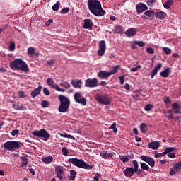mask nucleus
Returning a JSON list of instances; mask_svg holds the SVG:
<instances>
[{
  "label": "nucleus",
  "mask_w": 181,
  "mask_h": 181,
  "mask_svg": "<svg viewBox=\"0 0 181 181\" xmlns=\"http://www.w3.org/2000/svg\"><path fill=\"white\" fill-rule=\"evenodd\" d=\"M68 162L74 165V166H77V168H82V169H93V166L90 165L84 160L83 159H77V158H69Z\"/></svg>",
  "instance_id": "20e7f679"
},
{
  "label": "nucleus",
  "mask_w": 181,
  "mask_h": 181,
  "mask_svg": "<svg viewBox=\"0 0 181 181\" xmlns=\"http://www.w3.org/2000/svg\"><path fill=\"white\" fill-rule=\"evenodd\" d=\"M43 93L45 95H50V91L47 88H43Z\"/></svg>",
  "instance_id": "bf43d9fd"
},
{
  "label": "nucleus",
  "mask_w": 181,
  "mask_h": 181,
  "mask_svg": "<svg viewBox=\"0 0 181 181\" xmlns=\"http://www.w3.org/2000/svg\"><path fill=\"white\" fill-rule=\"evenodd\" d=\"M125 35L127 37H132L135 36V35H136V28H132L128 29L125 32Z\"/></svg>",
  "instance_id": "6ab92c4d"
},
{
  "label": "nucleus",
  "mask_w": 181,
  "mask_h": 181,
  "mask_svg": "<svg viewBox=\"0 0 181 181\" xmlns=\"http://www.w3.org/2000/svg\"><path fill=\"white\" fill-rule=\"evenodd\" d=\"M140 159L148 163L151 168H155V160L152 157L143 155L140 157Z\"/></svg>",
  "instance_id": "9b49d317"
},
{
  "label": "nucleus",
  "mask_w": 181,
  "mask_h": 181,
  "mask_svg": "<svg viewBox=\"0 0 181 181\" xmlns=\"http://www.w3.org/2000/svg\"><path fill=\"white\" fill-rule=\"evenodd\" d=\"M174 169H175L177 172H181V166L179 165L178 163H177L174 165Z\"/></svg>",
  "instance_id": "3c124183"
},
{
  "label": "nucleus",
  "mask_w": 181,
  "mask_h": 181,
  "mask_svg": "<svg viewBox=\"0 0 181 181\" xmlns=\"http://www.w3.org/2000/svg\"><path fill=\"white\" fill-rule=\"evenodd\" d=\"M160 69H162V64H157L151 71V78H153V77L158 74V71H159Z\"/></svg>",
  "instance_id": "aec40b11"
},
{
  "label": "nucleus",
  "mask_w": 181,
  "mask_h": 181,
  "mask_svg": "<svg viewBox=\"0 0 181 181\" xmlns=\"http://www.w3.org/2000/svg\"><path fill=\"white\" fill-rule=\"evenodd\" d=\"M133 98H134V100H139V95L138 94L133 95Z\"/></svg>",
  "instance_id": "774afa93"
},
{
  "label": "nucleus",
  "mask_w": 181,
  "mask_h": 181,
  "mask_svg": "<svg viewBox=\"0 0 181 181\" xmlns=\"http://www.w3.org/2000/svg\"><path fill=\"white\" fill-rule=\"evenodd\" d=\"M47 86H49V87H51L52 88H54V90H57V91H60V93H64L66 91V90L59 87V85L56 84V83H54V81H53V79H52L51 78H48L47 79Z\"/></svg>",
  "instance_id": "9d476101"
},
{
  "label": "nucleus",
  "mask_w": 181,
  "mask_h": 181,
  "mask_svg": "<svg viewBox=\"0 0 181 181\" xmlns=\"http://www.w3.org/2000/svg\"><path fill=\"white\" fill-rule=\"evenodd\" d=\"M32 135L37 136V138H43L44 141H47L50 138V134L45 129L35 130L33 132Z\"/></svg>",
  "instance_id": "39448f33"
},
{
  "label": "nucleus",
  "mask_w": 181,
  "mask_h": 181,
  "mask_svg": "<svg viewBox=\"0 0 181 181\" xmlns=\"http://www.w3.org/2000/svg\"><path fill=\"white\" fill-rule=\"evenodd\" d=\"M18 134H19V130H13L11 132V135L12 136H15V135H18Z\"/></svg>",
  "instance_id": "338daca9"
},
{
  "label": "nucleus",
  "mask_w": 181,
  "mask_h": 181,
  "mask_svg": "<svg viewBox=\"0 0 181 181\" xmlns=\"http://www.w3.org/2000/svg\"><path fill=\"white\" fill-rule=\"evenodd\" d=\"M27 52H28V56H33V54H35V52H36V48L33 47H30L28 48Z\"/></svg>",
  "instance_id": "f704fd0d"
},
{
  "label": "nucleus",
  "mask_w": 181,
  "mask_h": 181,
  "mask_svg": "<svg viewBox=\"0 0 181 181\" xmlns=\"http://www.w3.org/2000/svg\"><path fill=\"white\" fill-rule=\"evenodd\" d=\"M141 65H137L136 67H133L130 69V71H132V73H135V71H138V70H139V69H141Z\"/></svg>",
  "instance_id": "de8ad7c7"
},
{
  "label": "nucleus",
  "mask_w": 181,
  "mask_h": 181,
  "mask_svg": "<svg viewBox=\"0 0 181 181\" xmlns=\"http://www.w3.org/2000/svg\"><path fill=\"white\" fill-rule=\"evenodd\" d=\"M88 8L95 16H104L105 15V11L103 9L101 3L98 0H88Z\"/></svg>",
  "instance_id": "f257e3e1"
},
{
  "label": "nucleus",
  "mask_w": 181,
  "mask_h": 181,
  "mask_svg": "<svg viewBox=\"0 0 181 181\" xmlns=\"http://www.w3.org/2000/svg\"><path fill=\"white\" fill-rule=\"evenodd\" d=\"M74 98L76 103H78V104H81V105H87V99L81 95V93H75L74 95Z\"/></svg>",
  "instance_id": "6e6552de"
},
{
  "label": "nucleus",
  "mask_w": 181,
  "mask_h": 181,
  "mask_svg": "<svg viewBox=\"0 0 181 181\" xmlns=\"http://www.w3.org/2000/svg\"><path fill=\"white\" fill-rule=\"evenodd\" d=\"M153 108V106L151 104H147L145 107V111H151Z\"/></svg>",
  "instance_id": "6e6d98bb"
},
{
  "label": "nucleus",
  "mask_w": 181,
  "mask_h": 181,
  "mask_svg": "<svg viewBox=\"0 0 181 181\" xmlns=\"http://www.w3.org/2000/svg\"><path fill=\"white\" fill-rule=\"evenodd\" d=\"M85 86L89 87L90 88L98 87V79H97V78H93L85 80Z\"/></svg>",
  "instance_id": "1a4fd4ad"
},
{
  "label": "nucleus",
  "mask_w": 181,
  "mask_h": 181,
  "mask_svg": "<svg viewBox=\"0 0 181 181\" xmlns=\"http://www.w3.org/2000/svg\"><path fill=\"white\" fill-rule=\"evenodd\" d=\"M167 114L169 115L168 116V119H169V120L173 119V112H172V110H168Z\"/></svg>",
  "instance_id": "37998d69"
},
{
  "label": "nucleus",
  "mask_w": 181,
  "mask_h": 181,
  "mask_svg": "<svg viewBox=\"0 0 181 181\" xmlns=\"http://www.w3.org/2000/svg\"><path fill=\"white\" fill-rule=\"evenodd\" d=\"M145 16L147 18H153L155 16V11L152 10H148L147 11L144 12Z\"/></svg>",
  "instance_id": "2f4dec72"
},
{
  "label": "nucleus",
  "mask_w": 181,
  "mask_h": 181,
  "mask_svg": "<svg viewBox=\"0 0 181 181\" xmlns=\"http://www.w3.org/2000/svg\"><path fill=\"white\" fill-rule=\"evenodd\" d=\"M62 152L64 156H67V155H69V151L66 150V148H63Z\"/></svg>",
  "instance_id": "e2e57ef3"
},
{
  "label": "nucleus",
  "mask_w": 181,
  "mask_h": 181,
  "mask_svg": "<svg viewBox=\"0 0 181 181\" xmlns=\"http://www.w3.org/2000/svg\"><path fill=\"white\" fill-rule=\"evenodd\" d=\"M155 2H156V0H148L147 2V5L148 6H152L153 4H155Z\"/></svg>",
  "instance_id": "680f3d73"
},
{
  "label": "nucleus",
  "mask_w": 181,
  "mask_h": 181,
  "mask_svg": "<svg viewBox=\"0 0 181 181\" xmlns=\"http://www.w3.org/2000/svg\"><path fill=\"white\" fill-rule=\"evenodd\" d=\"M120 160H122V162H123L124 163H125V162H128V160H129V159L128 158V156H119Z\"/></svg>",
  "instance_id": "79ce46f5"
},
{
  "label": "nucleus",
  "mask_w": 181,
  "mask_h": 181,
  "mask_svg": "<svg viewBox=\"0 0 181 181\" xmlns=\"http://www.w3.org/2000/svg\"><path fill=\"white\" fill-rule=\"evenodd\" d=\"M172 107H173V110L175 114H179L180 112L181 107L179 104L173 103L172 104Z\"/></svg>",
  "instance_id": "a878e982"
},
{
  "label": "nucleus",
  "mask_w": 181,
  "mask_h": 181,
  "mask_svg": "<svg viewBox=\"0 0 181 181\" xmlns=\"http://www.w3.org/2000/svg\"><path fill=\"white\" fill-rule=\"evenodd\" d=\"M21 168H23V166H27L28 165V158L26 156H23L21 157Z\"/></svg>",
  "instance_id": "c9c22d12"
},
{
  "label": "nucleus",
  "mask_w": 181,
  "mask_h": 181,
  "mask_svg": "<svg viewBox=\"0 0 181 181\" xmlns=\"http://www.w3.org/2000/svg\"><path fill=\"white\" fill-rule=\"evenodd\" d=\"M107 46L105 45V41L101 40L99 42V49L98 50V56H104Z\"/></svg>",
  "instance_id": "f8f14e48"
},
{
  "label": "nucleus",
  "mask_w": 181,
  "mask_h": 181,
  "mask_svg": "<svg viewBox=\"0 0 181 181\" xmlns=\"http://www.w3.org/2000/svg\"><path fill=\"white\" fill-rule=\"evenodd\" d=\"M13 107L14 110H19L20 111H22L23 110V107H20L18 105L13 104Z\"/></svg>",
  "instance_id": "4d7b16f0"
},
{
  "label": "nucleus",
  "mask_w": 181,
  "mask_h": 181,
  "mask_svg": "<svg viewBox=\"0 0 181 181\" xmlns=\"http://www.w3.org/2000/svg\"><path fill=\"white\" fill-rule=\"evenodd\" d=\"M55 172L57 177L60 179V180H63V175H64V170H63V167L57 166L55 168Z\"/></svg>",
  "instance_id": "4468645a"
},
{
  "label": "nucleus",
  "mask_w": 181,
  "mask_h": 181,
  "mask_svg": "<svg viewBox=\"0 0 181 181\" xmlns=\"http://www.w3.org/2000/svg\"><path fill=\"white\" fill-rule=\"evenodd\" d=\"M71 84L73 86V87H74V88H81V86H83V81H81V79H72L71 81Z\"/></svg>",
  "instance_id": "f3484780"
},
{
  "label": "nucleus",
  "mask_w": 181,
  "mask_h": 181,
  "mask_svg": "<svg viewBox=\"0 0 181 181\" xmlns=\"http://www.w3.org/2000/svg\"><path fill=\"white\" fill-rule=\"evenodd\" d=\"M41 105L42 108H49V105H50V103L47 100H42L41 102Z\"/></svg>",
  "instance_id": "e433bc0d"
},
{
  "label": "nucleus",
  "mask_w": 181,
  "mask_h": 181,
  "mask_svg": "<svg viewBox=\"0 0 181 181\" xmlns=\"http://www.w3.org/2000/svg\"><path fill=\"white\" fill-rule=\"evenodd\" d=\"M58 97L60 101L59 107V112H67L70 107V100H69V98L62 95H59Z\"/></svg>",
  "instance_id": "7ed1b4c3"
},
{
  "label": "nucleus",
  "mask_w": 181,
  "mask_h": 181,
  "mask_svg": "<svg viewBox=\"0 0 181 181\" xmlns=\"http://www.w3.org/2000/svg\"><path fill=\"white\" fill-rule=\"evenodd\" d=\"M176 172H177V171L175 169V167L171 168L170 170V176H173V175H175Z\"/></svg>",
  "instance_id": "13d9d810"
},
{
  "label": "nucleus",
  "mask_w": 181,
  "mask_h": 181,
  "mask_svg": "<svg viewBox=\"0 0 181 181\" xmlns=\"http://www.w3.org/2000/svg\"><path fill=\"white\" fill-rule=\"evenodd\" d=\"M10 69L11 70H21L24 73L29 71V67L28 64L24 62L22 59H16L10 63Z\"/></svg>",
  "instance_id": "f03ea898"
},
{
  "label": "nucleus",
  "mask_w": 181,
  "mask_h": 181,
  "mask_svg": "<svg viewBox=\"0 0 181 181\" xmlns=\"http://www.w3.org/2000/svg\"><path fill=\"white\" fill-rule=\"evenodd\" d=\"M146 50L149 54H153L155 53V50L152 47H147Z\"/></svg>",
  "instance_id": "864d4df0"
},
{
  "label": "nucleus",
  "mask_w": 181,
  "mask_h": 181,
  "mask_svg": "<svg viewBox=\"0 0 181 181\" xmlns=\"http://www.w3.org/2000/svg\"><path fill=\"white\" fill-rule=\"evenodd\" d=\"M133 165L134 168H133V170H134V172H138V168H139V165L138 164V161H136V160H133Z\"/></svg>",
  "instance_id": "a19ab883"
},
{
  "label": "nucleus",
  "mask_w": 181,
  "mask_h": 181,
  "mask_svg": "<svg viewBox=\"0 0 181 181\" xmlns=\"http://www.w3.org/2000/svg\"><path fill=\"white\" fill-rule=\"evenodd\" d=\"M140 166L143 170H149V165L145 163H141Z\"/></svg>",
  "instance_id": "58836bf2"
},
{
  "label": "nucleus",
  "mask_w": 181,
  "mask_h": 181,
  "mask_svg": "<svg viewBox=\"0 0 181 181\" xmlns=\"http://www.w3.org/2000/svg\"><path fill=\"white\" fill-rule=\"evenodd\" d=\"M146 9H148V6H146V5H145L144 3H140L136 5L137 13H142V12H144V11H146Z\"/></svg>",
  "instance_id": "2eb2a0df"
},
{
  "label": "nucleus",
  "mask_w": 181,
  "mask_h": 181,
  "mask_svg": "<svg viewBox=\"0 0 181 181\" xmlns=\"http://www.w3.org/2000/svg\"><path fill=\"white\" fill-rule=\"evenodd\" d=\"M19 141H7L4 143V149H8V151H15L21 148V144Z\"/></svg>",
  "instance_id": "0eeeda50"
},
{
  "label": "nucleus",
  "mask_w": 181,
  "mask_h": 181,
  "mask_svg": "<svg viewBox=\"0 0 181 181\" xmlns=\"http://www.w3.org/2000/svg\"><path fill=\"white\" fill-rule=\"evenodd\" d=\"M134 44L137 45V46H139L140 47H144V46H145L144 42L142 41H135Z\"/></svg>",
  "instance_id": "8fccbe9b"
},
{
  "label": "nucleus",
  "mask_w": 181,
  "mask_h": 181,
  "mask_svg": "<svg viewBox=\"0 0 181 181\" xmlns=\"http://www.w3.org/2000/svg\"><path fill=\"white\" fill-rule=\"evenodd\" d=\"M114 32H115V33H121L124 32V28L121 25H116L114 28Z\"/></svg>",
  "instance_id": "c756f323"
},
{
  "label": "nucleus",
  "mask_w": 181,
  "mask_h": 181,
  "mask_svg": "<svg viewBox=\"0 0 181 181\" xmlns=\"http://www.w3.org/2000/svg\"><path fill=\"white\" fill-rule=\"evenodd\" d=\"M134 172H135V170H134V168L129 167L126 168L124 170L123 173L124 176H126L127 177H132V176H134Z\"/></svg>",
  "instance_id": "dca6fc26"
},
{
  "label": "nucleus",
  "mask_w": 181,
  "mask_h": 181,
  "mask_svg": "<svg viewBox=\"0 0 181 181\" xmlns=\"http://www.w3.org/2000/svg\"><path fill=\"white\" fill-rule=\"evenodd\" d=\"M148 148H150V149L156 151V150L159 149V147L160 146V143H159L158 141H152V142L148 143Z\"/></svg>",
  "instance_id": "a211bd4d"
},
{
  "label": "nucleus",
  "mask_w": 181,
  "mask_h": 181,
  "mask_svg": "<svg viewBox=\"0 0 181 181\" xmlns=\"http://www.w3.org/2000/svg\"><path fill=\"white\" fill-rule=\"evenodd\" d=\"M172 5H173V0H168L163 4L165 9H170Z\"/></svg>",
  "instance_id": "cd10ccee"
},
{
  "label": "nucleus",
  "mask_w": 181,
  "mask_h": 181,
  "mask_svg": "<svg viewBox=\"0 0 181 181\" xmlns=\"http://www.w3.org/2000/svg\"><path fill=\"white\" fill-rule=\"evenodd\" d=\"M69 11H70V8H69V7L64 8H63L61 11L60 13L62 15H66V13H67L69 12Z\"/></svg>",
  "instance_id": "09e8293b"
},
{
  "label": "nucleus",
  "mask_w": 181,
  "mask_h": 181,
  "mask_svg": "<svg viewBox=\"0 0 181 181\" xmlns=\"http://www.w3.org/2000/svg\"><path fill=\"white\" fill-rule=\"evenodd\" d=\"M59 86L61 87H64V88H66V90L71 87L70 83L66 81H62L59 83Z\"/></svg>",
  "instance_id": "7c9ffc66"
},
{
  "label": "nucleus",
  "mask_w": 181,
  "mask_h": 181,
  "mask_svg": "<svg viewBox=\"0 0 181 181\" xmlns=\"http://www.w3.org/2000/svg\"><path fill=\"white\" fill-rule=\"evenodd\" d=\"M42 162L46 164L52 163V162H53V156H49L48 157L43 158Z\"/></svg>",
  "instance_id": "c85d7f7f"
},
{
  "label": "nucleus",
  "mask_w": 181,
  "mask_h": 181,
  "mask_svg": "<svg viewBox=\"0 0 181 181\" xmlns=\"http://www.w3.org/2000/svg\"><path fill=\"white\" fill-rule=\"evenodd\" d=\"M119 80H120V84L122 86L124 84V82L125 81V75H122L119 76Z\"/></svg>",
  "instance_id": "603ef678"
},
{
  "label": "nucleus",
  "mask_w": 181,
  "mask_h": 181,
  "mask_svg": "<svg viewBox=\"0 0 181 181\" xmlns=\"http://www.w3.org/2000/svg\"><path fill=\"white\" fill-rule=\"evenodd\" d=\"M168 153H170V152H173V151H176V148L175 147H168L165 148Z\"/></svg>",
  "instance_id": "5fc2aeb1"
},
{
  "label": "nucleus",
  "mask_w": 181,
  "mask_h": 181,
  "mask_svg": "<svg viewBox=\"0 0 181 181\" xmlns=\"http://www.w3.org/2000/svg\"><path fill=\"white\" fill-rule=\"evenodd\" d=\"M163 51L165 54H170V53H172V50L168 47H163Z\"/></svg>",
  "instance_id": "49530a36"
},
{
  "label": "nucleus",
  "mask_w": 181,
  "mask_h": 181,
  "mask_svg": "<svg viewBox=\"0 0 181 181\" xmlns=\"http://www.w3.org/2000/svg\"><path fill=\"white\" fill-rule=\"evenodd\" d=\"M140 131L142 132V134H146V131H148V127L146 126V124L141 123L140 125Z\"/></svg>",
  "instance_id": "72a5a7b5"
},
{
  "label": "nucleus",
  "mask_w": 181,
  "mask_h": 181,
  "mask_svg": "<svg viewBox=\"0 0 181 181\" xmlns=\"http://www.w3.org/2000/svg\"><path fill=\"white\" fill-rule=\"evenodd\" d=\"M100 156L103 159H110L114 156V154L112 153H107V151H104L100 153Z\"/></svg>",
  "instance_id": "b1692460"
},
{
  "label": "nucleus",
  "mask_w": 181,
  "mask_h": 181,
  "mask_svg": "<svg viewBox=\"0 0 181 181\" xmlns=\"http://www.w3.org/2000/svg\"><path fill=\"white\" fill-rule=\"evenodd\" d=\"M112 71H109L110 76H112V74H117V73H118V70H119V69H121V66L120 65H116L112 66Z\"/></svg>",
  "instance_id": "bb28decb"
},
{
  "label": "nucleus",
  "mask_w": 181,
  "mask_h": 181,
  "mask_svg": "<svg viewBox=\"0 0 181 181\" xmlns=\"http://www.w3.org/2000/svg\"><path fill=\"white\" fill-rule=\"evenodd\" d=\"M76 176H77V172L74 171V170H71L70 171V175H69V180H74L76 179Z\"/></svg>",
  "instance_id": "473e14b6"
},
{
  "label": "nucleus",
  "mask_w": 181,
  "mask_h": 181,
  "mask_svg": "<svg viewBox=\"0 0 181 181\" xmlns=\"http://www.w3.org/2000/svg\"><path fill=\"white\" fill-rule=\"evenodd\" d=\"M109 129H112L113 132L117 134L118 132V129H117V123H112V124L109 127Z\"/></svg>",
  "instance_id": "4c0bfd02"
},
{
  "label": "nucleus",
  "mask_w": 181,
  "mask_h": 181,
  "mask_svg": "<svg viewBox=\"0 0 181 181\" xmlns=\"http://www.w3.org/2000/svg\"><path fill=\"white\" fill-rule=\"evenodd\" d=\"M40 91H42V86L40 85L37 88H35L33 91H31V97L33 98H35L36 96L40 94Z\"/></svg>",
  "instance_id": "412c9836"
},
{
  "label": "nucleus",
  "mask_w": 181,
  "mask_h": 181,
  "mask_svg": "<svg viewBox=\"0 0 181 181\" xmlns=\"http://www.w3.org/2000/svg\"><path fill=\"white\" fill-rule=\"evenodd\" d=\"M55 62L56 61L54 59H50L47 61V66H49V67H52V66L54 65Z\"/></svg>",
  "instance_id": "c03bdc74"
},
{
  "label": "nucleus",
  "mask_w": 181,
  "mask_h": 181,
  "mask_svg": "<svg viewBox=\"0 0 181 181\" xmlns=\"http://www.w3.org/2000/svg\"><path fill=\"white\" fill-rule=\"evenodd\" d=\"M155 16L157 18V19H165L166 16H168V14L165 13L164 11H160V12H156Z\"/></svg>",
  "instance_id": "5701e85b"
},
{
  "label": "nucleus",
  "mask_w": 181,
  "mask_h": 181,
  "mask_svg": "<svg viewBox=\"0 0 181 181\" xmlns=\"http://www.w3.org/2000/svg\"><path fill=\"white\" fill-rule=\"evenodd\" d=\"M110 76V71H100L98 73V77L100 78V80H107Z\"/></svg>",
  "instance_id": "ddd939ff"
},
{
  "label": "nucleus",
  "mask_w": 181,
  "mask_h": 181,
  "mask_svg": "<svg viewBox=\"0 0 181 181\" xmlns=\"http://www.w3.org/2000/svg\"><path fill=\"white\" fill-rule=\"evenodd\" d=\"M59 8H60L59 1H57V3L52 6V10H54V11H59Z\"/></svg>",
  "instance_id": "ea45409f"
},
{
  "label": "nucleus",
  "mask_w": 181,
  "mask_h": 181,
  "mask_svg": "<svg viewBox=\"0 0 181 181\" xmlns=\"http://www.w3.org/2000/svg\"><path fill=\"white\" fill-rule=\"evenodd\" d=\"M83 29H89L91 30L93 29V22L90 19L84 20Z\"/></svg>",
  "instance_id": "4be33fe9"
},
{
  "label": "nucleus",
  "mask_w": 181,
  "mask_h": 181,
  "mask_svg": "<svg viewBox=\"0 0 181 181\" xmlns=\"http://www.w3.org/2000/svg\"><path fill=\"white\" fill-rule=\"evenodd\" d=\"M169 74H170V68H167L160 73V76L164 78L169 77Z\"/></svg>",
  "instance_id": "393cba45"
},
{
  "label": "nucleus",
  "mask_w": 181,
  "mask_h": 181,
  "mask_svg": "<svg viewBox=\"0 0 181 181\" xmlns=\"http://www.w3.org/2000/svg\"><path fill=\"white\" fill-rule=\"evenodd\" d=\"M168 158L173 159V158H176V154L175 153H168Z\"/></svg>",
  "instance_id": "69168bd1"
},
{
  "label": "nucleus",
  "mask_w": 181,
  "mask_h": 181,
  "mask_svg": "<svg viewBox=\"0 0 181 181\" xmlns=\"http://www.w3.org/2000/svg\"><path fill=\"white\" fill-rule=\"evenodd\" d=\"M9 50L13 52L15 50V43L13 42H10Z\"/></svg>",
  "instance_id": "a18cd8bd"
},
{
  "label": "nucleus",
  "mask_w": 181,
  "mask_h": 181,
  "mask_svg": "<svg viewBox=\"0 0 181 181\" xmlns=\"http://www.w3.org/2000/svg\"><path fill=\"white\" fill-rule=\"evenodd\" d=\"M95 100L103 105H110L111 104V98L108 95L98 94L95 96Z\"/></svg>",
  "instance_id": "423d86ee"
},
{
  "label": "nucleus",
  "mask_w": 181,
  "mask_h": 181,
  "mask_svg": "<svg viewBox=\"0 0 181 181\" xmlns=\"http://www.w3.org/2000/svg\"><path fill=\"white\" fill-rule=\"evenodd\" d=\"M163 101L165 104H170V98H169V97L164 98Z\"/></svg>",
  "instance_id": "0e129e2a"
},
{
  "label": "nucleus",
  "mask_w": 181,
  "mask_h": 181,
  "mask_svg": "<svg viewBox=\"0 0 181 181\" xmlns=\"http://www.w3.org/2000/svg\"><path fill=\"white\" fill-rule=\"evenodd\" d=\"M18 95L20 98H25V97H26V95H25V92H23V90H20L18 92Z\"/></svg>",
  "instance_id": "052dcab7"
}]
</instances>
